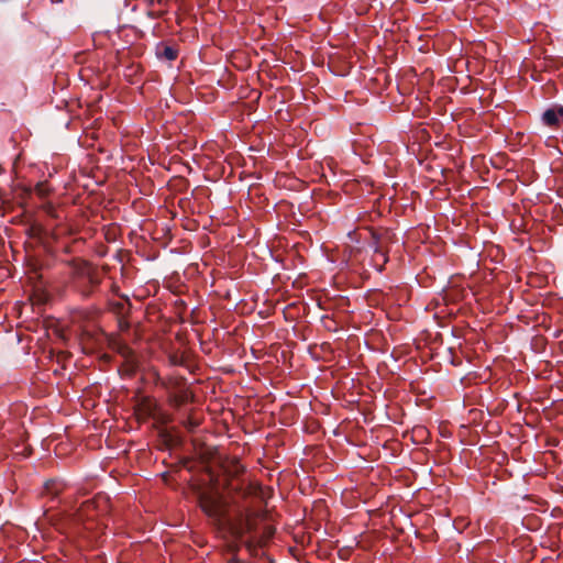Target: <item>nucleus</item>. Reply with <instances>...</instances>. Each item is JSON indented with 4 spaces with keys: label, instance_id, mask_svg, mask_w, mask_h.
I'll return each mask as SVG.
<instances>
[{
    "label": "nucleus",
    "instance_id": "obj_1",
    "mask_svg": "<svg viewBox=\"0 0 563 563\" xmlns=\"http://www.w3.org/2000/svg\"><path fill=\"white\" fill-rule=\"evenodd\" d=\"M199 500L202 510L209 517L220 519L223 512V500L220 494L217 492H203Z\"/></svg>",
    "mask_w": 563,
    "mask_h": 563
},
{
    "label": "nucleus",
    "instance_id": "obj_3",
    "mask_svg": "<svg viewBox=\"0 0 563 563\" xmlns=\"http://www.w3.org/2000/svg\"><path fill=\"white\" fill-rule=\"evenodd\" d=\"M163 54H164V56H165L168 60H173V59H175V58H176V52H175L172 47H169V46H166V47L164 48V53H163Z\"/></svg>",
    "mask_w": 563,
    "mask_h": 563
},
{
    "label": "nucleus",
    "instance_id": "obj_2",
    "mask_svg": "<svg viewBox=\"0 0 563 563\" xmlns=\"http://www.w3.org/2000/svg\"><path fill=\"white\" fill-rule=\"evenodd\" d=\"M563 117V107H554L551 109H548L542 114V121L545 125L553 126L559 123L560 118Z\"/></svg>",
    "mask_w": 563,
    "mask_h": 563
}]
</instances>
